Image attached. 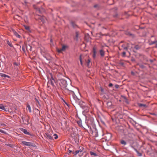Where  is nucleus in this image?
Listing matches in <instances>:
<instances>
[{"mask_svg":"<svg viewBox=\"0 0 157 157\" xmlns=\"http://www.w3.org/2000/svg\"><path fill=\"white\" fill-rule=\"evenodd\" d=\"M29 117L27 116H24L21 117L23 123L26 124H29Z\"/></svg>","mask_w":157,"mask_h":157,"instance_id":"39448f33","label":"nucleus"},{"mask_svg":"<svg viewBox=\"0 0 157 157\" xmlns=\"http://www.w3.org/2000/svg\"><path fill=\"white\" fill-rule=\"evenodd\" d=\"M7 44L10 47H13V45L11 43L9 40H7Z\"/></svg>","mask_w":157,"mask_h":157,"instance_id":"412c9836","label":"nucleus"},{"mask_svg":"<svg viewBox=\"0 0 157 157\" xmlns=\"http://www.w3.org/2000/svg\"><path fill=\"white\" fill-rule=\"evenodd\" d=\"M134 150L136 151L138 154V155L139 156H142V154L140 153H139L137 150L135 148H133Z\"/></svg>","mask_w":157,"mask_h":157,"instance_id":"a211bd4d","label":"nucleus"},{"mask_svg":"<svg viewBox=\"0 0 157 157\" xmlns=\"http://www.w3.org/2000/svg\"><path fill=\"white\" fill-rule=\"evenodd\" d=\"M140 67H142V68H143L144 67V66L143 65H141Z\"/></svg>","mask_w":157,"mask_h":157,"instance_id":"09e8293b","label":"nucleus"},{"mask_svg":"<svg viewBox=\"0 0 157 157\" xmlns=\"http://www.w3.org/2000/svg\"><path fill=\"white\" fill-rule=\"evenodd\" d=\"M57 50L59 53H61V52L62 51H63L61 49H57Z\"/></svg>","mask_w":157,"mask_h":157,"instance_id":"7c9ffc66","label":"nucleus"},{"mask_svg":"<svg viewBox=\"0 0 157 157\" xmlns=\"http://www.w3.org/2000/svg\"><path fill=\"white\" fill-rule=\"evenodd\" d=\"M26 50L27 51H28L29 50L31 51L32 47L29 45H26Z\"/></svg>","mask_w":157,"mask_h":157,"instance_id":"ddd939ff","label":"nucleus"},{"mask_svg":"<svg viewBox=\"0 0 157 157\" xmlns=\"http://www.w3.org/2000/svg\"><path fill=\"white\" fill-rule=\"evenodd\" d=\"M53 136H54V138L55 139H57L58 138V135L56 134H54Z\"/></svg>","mask_w":157,"mask_h":157,"instance_id":"c85d7f7f","label":"nucleus"},{"mask_svg":"<svg viewBox=\"0 0 157 157\" xmlns=\"http://www.w3.org/2000/svg\"><path fill=\"white\" fill-rule=\"evenodd\" d=\"M156 16L157 17V14L156 15Z\"/></svg>","mask_w":157,"mask_h":157,"instance_id":"052dcab7","label":"nucleus"},{"mask_svg":"<svg viewBox=\"0 0 157 157\" xmlns=\"http://www.w3.org/2000/svg\"><path fill=\"white\" fill-rule=\"evenodd\" d=\"M45 136L46 138L48 139L52 140H53V138L52 136L48 133H46L45 134Z\"/></svg>","mask_w":157,"mask_h":157,"instance_id":"0eeeda50","label":"nucleus"},{"mask_svg":"<svg viewBox=\"0 0 157 157\" xmlns=\"http://www.w3.org/2000/svg\"><path fill=\"white\" fill-rule=\"evenodd\" d=\"M89 122V121H88V124H87V126H88V127H89V128H91V127L89 125L90 124H92L93 123V122L92 121V122L91 123H90Z\"/></svg>","mask_w":157,"mask_h":157,"instance_id":"bb28decb","label":"nucleus"},{"mask_svg":"<svg viewBox=\"0 0 157 157\" xmlns=\"http://www.w3.org/2000/svg\"><path fill=\"white\" fill-rule=\"evenodd\" d=\"M120 64L122 65H124V63L123 62H121L120 63Z\"/></svg>","mask_w":157,"mask_h":157,"instance_id":"49530a36","label":"nucleus"},{"mask_svg":"<svg viewBox=\"0 0 157 157\" xmlns=\"http://www.w3.org/2000/svg\"><path fill=\"white\" fill-rule=\"evenodd\" d=\"M126 54V52H123L122 53V56L123 57H125Z\"/></svg>","mask_w":157,"mask_h":157,"instance_id":"c9c22d12","label":"nucleus"},{"mask_svg":"<svg viewBox=\"0 0 157 157\" xmlns=\"http://www.w3.org/2000/svg\"><path fill=\"white\" fill-rule=\"evenodd\" d=\"M93 57L94 59H95L96 58V48L95 47H94L93 48Z\"/></svg>","mask_w":157,"mask_h":157,"instance_id":"423d86ee","label":"nucleus"},{"mask_svg":"<svg viewBox=\"0 0 157 157\" xmlns=\"http://www.w3.org/2000/svg\"><path fill=\"white\" fill-rule=\"evenodd\" d=\"M107 105L108 107H110L112 105V103L111 102H108L107 103Z\"/></svg>","mask_w":157,"mask_h":157,"instance_id":"6ab92c4d","label":"nucleus"},{"mask_svg":"<svg viewBox=\"0 0 157 157\" xmlns=\"http://www.w3.org/2000/svg\"><path fill=\"white\" fill-rule=\"evenodd\" d=\"M119 86L118 85H115V87L116 88H118Z\"/></svg>","mask_w":157,"mask_h":157,"instance_id":"a19ab883","label":"nucleus"},{"mask_svg":"<svg viewBox=\"0 0 157 157\" xmlns=\"http://www.w3.org/2000/svg\"><path fill=\"white\" fill-rule=\"evenodd\" d=\"M105 137L106 138V139L109 140L111 138L112 135L111 134L109 133L106 135Z\"/></svg>","mask_w":157,"mask_h":157,"instance_id":"6e6552de","label":"nucleus"},{"mask_svg":"<svg viewBox=\"0 0 157 157\" xmlns=\"http://www.w3.org/2000/svg\"><path fill=\"white\" fill-rule=\"evenodd\" d=\"M121 47L125 50H127L128 49L127 47H126V44H123L121 45Z\"/></svg>","mask_w":157,"mask_h":157,"instance_id":"f3484780","label":"nucleus"},{"mask_svg":"<svg viewBox=\"0 0 157 157\" xmlns=\"http://www.w3.org/2000/svg\"><path fill=\"white\" fill-rule=\"evenodd\" d=\"M78 34H79V33L78 32H76V37L77 39L78 37Z\"/></svg>","mask_w":157,"mask_h":157,"instance_id":"473e14b6","label":"nucleus"},{"mask_svg":"<svg viewBox=\"0 0 157 157\" xmlns=\"http://www.w3.org/2000/svg\"><path fill=\"white\" fill-rule=\"evenodd\" d=\"M78 123V124H79V125H80V122H79V123Z\"/></svg>","mask_w":157,"mask_h":157,"instance_id":"864d4df0","label":"nucleus"},{"mask_svg":"<svg viewBox=\"0 0 157 157\" xmlns=\"http://www.w3.org/2000/svg\"><path fill=\"white\" fill-rule=\"evenodd\" d=\"M156 42H157V40H156Z\"/></svg>","mask_w":157,"mask_h":157,"instance_id":"e2e57ef3","label":"nucleus"},{"mask_svg":"<svg viewBox=\"0 0 157 157\" xmlns=\"http://www.w3.org/2000/svg\"><path fill=\"white\" fill-rule=\"evenodd\" d=\"M50 80L55 81L54 78H53V77H52V76H51V79H50Z\"/></svg>","mask_w":157,"mask_h":157,"instance_id":"37998d69","label":"nucleus"},{"mask_svg":"<svg viewBox=\"0 0 157 157\" xmlns=\"http://www.w3.org/2000/svg\"><path fill=\"white\" fill-rule=\"evenodd\" d=\"M90 154L91 155H93L94 156H97V154L96 153H94L93 151H90Z\"/></svg>","mask_w":157,"mask_h":157,"instance_id":"aec40b11","label":"nucleus"},{"mask_svg":"<svg viewBox=\"0 0 157 157\" xmlns=\"http://www.w3.org/2000/svg\"><path fill=\"white\" fill-rule=\"evenodd\" d=\"M78 150L79 151V152L80 153V152H82V150H81V149H80V150Z\"/></svg>","mask_w":157,"mask_h":157,"instance_id":"de8ad7c7","label":"nucleus"},{"mask_svg":"<svg viewBox=\"0 0 157 157\" xmlns=\"http://www.w3.org/2000/svg\"><path fill=\"white\" fill-rule=\"evenodd\" d=\"M79 59H80L81 64L82 65V59H81V55H80V56Z\"/></svg>","mask_w":157,"mask_h":157,"instance_id":"2f4dec72","label":"nucleus"},{"mask_svg":"<svg viewBox=\"0 0 157 157\" xmlns=\"http://www.w3.org/2000/svg\"><path fill=\"white\" fill-rule=\"evenodd\" d=\"M37 111H39V110L38 109H37Z\"/></svg>","mask_w":157,"mask_h":157,"instance_id":"680f3d73","label":"nucleus"},{"mask_svg":"<svg viewBox=\"0 0 157 157\" xmlns=\"http://www.w3.org/2000/svg\"><path fill=\"white\" fill-rule=\"evenodd\" d=\"M156 152L157 153V149L156 150Z\"/></svg>","mask_w":157,"mask_h":157,"instance_id":"5fc2aeb1","label":"nucleus"},{"mask_svg":"<svg viewBox=\"0 0 157 157\" xmlns=\"http://www.w3.org/2000/svg\"><path fill=\"white\" fill-rule=\"evenodd\" d=\"M156 44V47H157V42H156V40H155V41H151V44Z\"/></svg>","mask_w":157,"mask_h":157,"instance_id":"b1692460","label":"nucleus"},{"mask_svg":"<svg viewBox=\"0 0 157 157\" xmlns=\"http://www.w3.org/2000/svg\"><path fill=\"white\" fill-rule=\"evenodd\" d=\"M67 93L68 94L70 95V99L71 102L74 105L76 104L80 105L81 101L78 98L75 94L74 91L75 90L73 89H71L70 90H66Z\"/></svg>","mask_w":157,"mask_h":157,"instance_id":"f257e3e1","label":"nucleus"},{"mask_svg":"<svg viewBox=\"0 0 157 157\" xmlns=\"http://www.w3.org/2000/svg\"><path fill=\"white\" fill-rule=\"evenodd\" d=\"M39 12L40 13V10H39Z\"/></svg>","mask_w":157,"mask_h":157,"instance_id":"4d7b16f0","label":"nucleus"},{"mask_svg":"<svg viewBox=\"0 0 157 157\" xmlns=\"http://www.w3.org/2000/svg\"><path fill=\"white\" fill-rule=\"evenodd\" d=\"M135 48L136 50H138L140 48L139 46L138 45H136L134 47Z\"/></svg>","mask_w":157,"mask_h":157,"instance_id":"cd10ccee","label":"nucleus"},{"mask_svg":"<svg viewBox=\"0 0 157 157\" xmlns=\"http://www.w3.org/2000/svg\"><path fill=\"white\" fill-rule=\"evenodd\" d=\"M36 101H37V103H38V104H39V101H38L37 100H36Z\"/></svg>","mask_w":157,"mask_h":157,"instance_id":"3c124183","label":"nucleus"},{"mask_svg":"<svg viewBox=\"0 0 157 157\" xmlns=\"http://www.w3.org/2000/svg\"><path fill=\"white\" fill-rule=\"evenodd\" d=\"M153 37V36H151V37Z\"/></svg>","mask_w":157,"mask_h":157,"instance_id":"6e6d98bb","label":"nucleus"},{"mask_svg":"<svg viewBox=\"0 0 157 157\" xmlns=\"http://www.w3.org/2000/svg\"><path fill=\"white\" fill-rule=\"evenodd\" d=\"M0 132H1L3 133H5L4 131L2 129H0Z\"/></svg>","mask_w":157,"mask_h":157,"instance_id":"58836bf2","label":"nucleus"},{"mask_svg":"<svg viewBox=\"0 0 157 157\" xmlns=\"http://www.w3.org/2000/svg\"><path fill=\"white\" fill-rule=\"evenodd\" d=\"M128 135L129 136V134H128Z\"/></svg>","mask_w":157,"mask_h":157,"instance_id":"13d9d810","label":"nucleus"},{"mask_svg":"<svg viewBox=\"0 0 157 157\" xmlns=\"http://www.w3.org/2000/svg\"><path fill=\"white\" fill-rule=\"evenodd\" d=\"M0 109L4 110L5 111H7V109L5 108L4 106L2 104H0Z\"/></svg>","mask_w":157,"mask_h":157,"instance_id":"9b49d317","label":"nucleus"},{"mask_svg":"<svg viewBox=\"0 0 157 157\" xmlns=\"http://www.w3.org/2000/svg\"><path fill=\"white\" fill-rule=\"evenodd\" d=\"M40 19L41 21L43 23L45 22V18L44 17H40Z\"/></svg>","mask_w":157,"mask_h":157,"instance_id":"f8f14e48","label":"nucleus"},{"mask_svg":"<svg viewBox=\"0 0 157 157\" xmlns=\"http://www.w3.org/2000/svg\"><path fill=\"white\" fill-rule=\"evenodd\" d=\"M101 91H103V89L102 88H101Z\"/></svg>","mask_w":157,"mask_h":157,"instance_id":"603ef678","label":"nucleus"},{"mask_svg":"<svg viewBox=\"0 0 157 157\" xmlns=\"http://www.w3.org/2000/svg\"><path fill=\"white\" fill-rule=\"evenodd\" d=\"M98 6V5H94V7L95 8H96Z\"/></svg>","mask_w":157,"mask_h":157,"instance_id":"a18cd8bd","label":"nucleus"},{"mask_svg":"<svg viewBox=\"0 0 157 157\" xmlns=\"http://www.w3.org/2000/svg\"><path fill=\"white\" fill-rule=\"evenodd\" d=\"M55 82V81L50 80L48 81V83H50L53 86L54 85V83Z\"/></svg>","mask_w":157,"mask_h":157,"instance_id":"2eb2a0df","label":"nucleus"},{"mask_svg":"<svg viewBox=\"0 0 157 157\" xmlns=\"http://www.w3.org/2000/svg\"><path fill=\"white\" fill-rule=\"evenodd\" d=\"M90 59H88L86 62V64L87 66L89 67L90 65Z\"/></svg>","mask_w":157,"mask_h":157,"instance_id":"393cba45","label":"nucleus"},{"mask_svg":"<svg viewBox=\"0 0 157 157\" xmlns=\"http://www.w3.org/2000/svg\"><path fill=\"white\" fill-rule=\"evenodd\" d=\"M27 109L29 110L30 113H31L32 112V110L30 105L29 104H27Z\"/></svg>","mask_w":157,"mask_h":157,"instance_id":"dca6fc26","label":"nucleus"},{"mask_svg":"<svg viewBox=\"0 0 157 157\" xmlns=\"http://www.w3.org/2000/svg\"><path fill=\"white\" fill-rule=\"evenodd\" d=\"M14 34L15 36L19 38L20 36L16 32H14Z\"/></svg>","mask_w":157,"mask_h":157,"instance_id":"a878e982","label":"nucleus"},{"mask_svg":"<svg viewBox=\"0 0 157 157\" xmlns=\"http://www.w3.org/2000/svg\"><path fill=\"white\" fill-rule=\"evenodd\" d=\"M22 50H23V51L25 52V47L24 45L22 46Z\"/></svg>","mask_w":157,"mask_h":157,"instance_id":"72a5a7b5","label":"nucleus"},{"mask_svg":"<svg viewBox=\"0 0 157 157\" xmlns=\"http://www.w3.org/2000/svg\"><path fill=\"white\" fill-rule=\"evenodd\" d=\"M73 88L75 90H77L78 91V89L76 88H74V87H73Z\"/></svg>","mask_w":157,"mask_h":157,"instance_id":"c03bdc74","label":"nucleus"},{"mask_svg":"<svg viewBox=\"0 0 157 157\" xmlns=\"http://www.w3.org/2000/svg\"><path fill=\"white\" fill-rule=\"evenodd\" d=\"M58 82L59 84V85L61 87V88L62 89H64V91L67 93L66 90H70V89H69L67 88L66 87H67V81L63 79H62L59 80L58 81Z\"/></svg>","mask_w":157,"mask_h":157,"instance_id":"f03ea898","label":"nucleus"},{"mask_svg":"<svg viewBox=\"0 0 157 157\" xmlns=\"http://www.w3.org/2000/svg\"><path fill=\"white\" fill-rule=\"evenodd\" d=\"M99 53L101 56V57L104 56L105 55V52L102 49H101L99 51Z\"/></svg>","mask_w":157,"mask_h":157,"instance_id":"1a4fd4ad","label":"nucleus"},{"mask_svg":"<svg viewBox=\"0 0 157 157\" xmlns=\"http://www.w3.org/2000/svg\"><path fill=\"white\" fill-rule=\"evenodd\" d=\"M75 155H77V154H78L79 153V151H78V150H76V151H75Z\"/></svg>","mask_w":157,"mask_h":157,"instance_id":"4c0bfd02","label":"nucleus"},{"mask_svg":"<svg viewBox=\"0 0 157 157\" xmlns=\"http://www.w3.org/2000/svg\"><path fill=\"white\" fill-rule=\"evenodd\" d=\"M125 33L126 35H129V36H131V35H132V34L130 32H128V31H126L125 32Z\"/></svg>","mask_w":157,"mask_h":157,"instance_id":"5701e85b","label":"nucleus"},{"mask_svg":"<svg viewBox=\"0 0 157 157\" xmlns=\"http://www.w3.org/2000/svg\"><path fill=\"white\" fill-rule=\"evenodd\" d=\"M14 65H16V66H18V64L17 63H14Z\"/></svg>","mask_w":157,"mask_h":157,"instance_id":"79ce46f5","label":"nucleus"},{"mask_svg":"<svg viewBox=\"0 0 157 157\" xmlns=\"http://www.w3.org/2000/svg\"><path fill=\"white\" fill-rule=\"evenodd\" d=\"M120 143L121 144L124 146L127 144V142L123 140H121L120 141Z\"/></svg>","mask_w":157,"mask_h":157,"instance_id":"9d476101","label":"nucleus"},{"mask_svg":"<svg viewBox=\"0 0 157 157\" xmlns=\"http://www.w3.org/2000/svg\"><path fill=\"white\" fill-rule=\"evenodd\" d=\"M66 46L65 45L63 46L61 48L62 50L63 51L65 50L66 48Z\"/></svg>","mask_w":157,"mask_h":157,"instance_id":"c756f323","label":"nucleus"},{"mask_svg":"<svg viewBox=\"0 0 157 157\" xmlns=\"http://www.w3.org/2000/svg\"><path fill=\"white\" fill-rule=\"evenodd\" d=\"M72 25L73 26V27H75V26L73 25V23H72Z\"/></svg>","mask_w":157,"mask_h":157,"instance_id":"8fccbe9b","label":"nucleus"},{"mask_svg":"<svg viewBox=\"0 0 157 157\" xmlns=\"http://www.w3.org/2000/svg\"><path fill=\"white\" fill-rule=\"evenodd\" d=\"M140 106H143L145 107L146 106V105L143 104H140L139 105Z\"/></svg>","mask_w":157,"mask_h":157,"instance_id":"e433bc0d","label":"nucleus"},{"mask_svg":"<svg viewBox=\"0 0 157 157\" xmlns=\"http://www.w3.org/2000/svg\"><path fill=\"white\" fill-rule=\"evenodd\" d=\"M24 27L26 30H28V31H30L29 27L28 26H26V25H24Z\"/></svg>","mask_w":157,"mask_h":157,"instance_id":"4be33fe9","label":"nucleus"},{"mask_svg":"<svg viewBox=\"0 0 157 157\" xmlns=\"http://www.w3.org/2000/svg\"><path fill=\"white\" fill-rule=\"evenodd\" d=\"M19 130L23 132L25 134L29 135L30 136H33V134L30 133L29 131H27V130L25 129H24L23 128H20Z\"/></svg>","mask_w":157,"mask_h":157,"instance_id":"20e7f679","label":"nucleus"},{"mask_svg":"<svg viewBox=\"0 0 157 157\" xmlns=\"http://www.w3.org/2000/svg\"><path fill=\"white\" fill-rule=\"evenodd\" d=\"M38 157H40V156H39Z\"/></svg>","mask_w":157,"mask_h":157,"instance_id":"bf43d9fd","label":"nucleus"},{"mask_svg":"<svg viewBox=\"0 0 157 157\" xmlns=\"http://www.w3.org/2000/svg\"><path fill=\"white\" fill-rule=\"evenodd\" d=\"M113 86V84L112 83H110L109 85V87H111Z\"/></svg>","mask_w":157,"mask_h":157,"instance_id":"ea45409f","label":"nucleus"},{"mask_svg":"<svg viewBox=\"0 0 157 157\" xmlns=\"http://www.w3.org/2000/svg\"><path fill=\"white\" fill-rule=\"evenodd\" d=\"M126 47H127L128 49L129 48L130 44H126Z\"/></svg>","mask_w":157,"mask_h":157,"instance_id":"f704fd0d","label":"nucleus"},{"mask_svg":"<svg viewBox=\"0 0 157 157\" xmlns=\"http://www.w3.org/2000/svg\"><path fill=\"white\" fill-rule=\"evenodd\" d=\"M23 145L28 147L34 146V144L33 143L31 142H27L25 141H23L21 142Z\"/></svg>","mask_w":157,"mask_h":157,"instance_id":"7ed1b4c3","label":"nucleus"},{"mask_svg":"<svg viewBox=\"0 0 157 157\" xmlns=\"http://www.w3.org/2000/svg\"><path fill=\"white\" fill-rule=\"evenodd\" d=\"M0 76L1 77H4V78H9V76L4 74L2 73H0Z\"/></svg>","mask_w":157,"mask_h":157,"instance_id":"4468645a","label":"nucleus"}]
</instances>
